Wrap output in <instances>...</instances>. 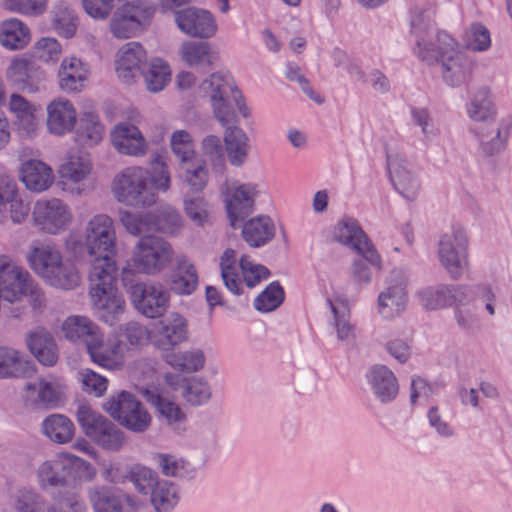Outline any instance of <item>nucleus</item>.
<instances>
[{
	"label": "nucleus",
	"mask_w": 512,
	"mask_h": 512,
	"mask_svg": "<svg viewBox=\"0 0 512 512\" xmlns=\"http://www.w3.org/2000/svg\"><path fill=\"white\" fill-rule=\"evenodd\" d=\"M3 274L0 279V295L4 302L14 304L29 296V302L34 309L46 305L43 290L34 282L31 274L10 255L1 254Z\"/></svg>",
	"instance_id": "1"
},
{
	"label": "nucleus",
	"mask_w": 512,
	"mask_h": 512,
	"mask_svg": "<svg viewBox=\"0 0 512 512\" xmlns=\"http://www.w3.org/2000/svg\"><path fill=\"white\" fill-rule=\"evenodd\" d=\"M95 476V469L90 463L71 453H58L55 457L39 464L36 479L43 490L64 487L70 478L90 481Z\"/></svg>",
	"instance_id": "2"
},
{
	"label": "nucleus",
	"mask_w": 512,
	"mask_h": 512,
	"mask_svg": "<svg viewBox=\"0 0 512 512\" xmlns=\"http://www.w3.org/2000/svg\"><path fill=\"white\" fill-rule=\"evenodd\" d=\"M116 200L130 207H145L156 202V194L149 183L145 168L131 166L121 170L112 181Z\"/></svg>",
	"instance_id": "3"
},
{
	"label": "nucleus",
	"mask_w": 512,
	"mask_h": 512,
	"mask_svg": "<svg viewBox=\"0 0 512 512\" xmlns=\"http://www.w3.org/2000/svg\"><path fill=\"white\" fill-rule=\"evenodd\" d=\"M173 256L174 251L168 241L148 235L135 243L129 263L137 273L155 276L171 264Z\"/></svg>",
	"instance_id": "4"
},
{
	"label": "nucleus",
	"mask_w": 512,
	"mask_h": 512,
	"mask_svg": "<svg viewBox=\"0 0 512 512\" xmlns=\"http://www.w3.org/2000/svg\"><path fill=\"white\" fill-rule=\"evenodd\" d=\"M220 193L229 223L235 228L253 212L260 188L254 182L225 179L220 186Z\"/></svg>",
	"instance_id": "5"
},
{
	"label": "nucleus",
	"mask_w": 512,
	"mask_h": 512,
	"mask_svg": "<svg viewBox=\"0 0 512 512\" xmlns=\"http://www.w3.org/2000/svg\"><path fill=\"white\" fill-rule=\"evenodd\" d=\"M31 221L40 233L55 236L70 227L73 213L69 205L59 198L39 199L33 205Z\"/></svg>",
	"instance_id": "6"
},
{
	"label": "nucleus",
	"mask_w": 512,
	"mask_h": 512,
	"mask_svg": "<svg viewBox=\"0 0 512 512\" xmlns=\"http://www.w3.org/2000/svg\"><path fill=\"white\" fill-rule=\"evenodd\" d=\"M104 410L126 429L142 433L151 424V416L143 405L129 392L122 391L111 396L104 404Z\"/></svg>",
	"instance_id": "7"
},
{
	"label": "nucleus",
	"mask_w": 512,
	"mask_h": 512,
	"mask_svg": "<svg viewBox=\"0 0 512 512\" xmlns=\"http://www.w3.org/2000/svg\"><path fill=\"white\" fill-rule=\"evenodd\" d=\"M83 243L89 256L116 255L117 234L113 219L106 214H96L85 224Z\"/></svg>",
	"instance_id": "8"
},
{
	"label": "nucleus",
	"mask_w": 512,
	"mask_h": 512,
	"mask_svg": "<svg viewBox=\"0 0 512 512\" xmlns=\"http://www.w3.org/2000/svg\"><path fill=\"white\" fill-rule=\"evenodd\" d=\"M468 238L464 229L453 227L445 232L438 243V258L453 279L462 276L468 257Z\"/></svg>",
	"instance_id": "9"
},
{
	"label": "nucleus",
	"mask_w": 512,
	"mask_h": 512,
	"mask_svg": "<svg viewBox=\"0 0 512 512\" xmlns=\"http://www.w3.org/2000/svg\"><path fill=\"white\" fill-rule=\"evenodd\" d=\"M188 338L187 319L177 312L169 313L155 322L149 330L151 345L164 354L172 352L177 346L186 342Z\"/></svg>",
	"instance_id": "10"
},
{
	"label": "nucleus",
	"mask_w": 512,
	"mask_h": 512,
	"mask_svg": "<svg viewBox=\"0 0 512 512\" xmlns=\"http://www.w3.org/2000/svg\"><path fill=\"white\" fill-rule=\"evenodd\" d=\"M141 122L138 111H131L126 121L113 126L110 140L113 148L120 154L131 157H142L148 151V142L137 127Z\"/></svg>",
	"instance_id": "11"
},
{
	"label": "nucleus",
	"mask_w": 512,
	"mask_h": 512,
	"mask_svg": "<svg viewBox=\"0 0 512 512\" xmlns=\"http://www.w3.org/2000/svg\"><path fill=\"white\" fill-rule=\"evenodd\" d=\"M129 293L135 308L146 317H159L168 308L170 294L161 283H136L130 287Z\"/></svg>",
	"instance_id": "12"
},
{
	"label": "nucleus",
	"mask_w": 512,
	"mask_h": 512,
	"mask_svg": "<svg viewBox=\"0 0 512 512\" xmlns=\"http://www.w3.org/2000/svg\"><path fill=\"white\" fill-rule=\"evenodd\" d=\"M439 41L443 78L450 86H458L469 77L470 62L449 34H441Z\"/></svg>",
	"instance_id": "13"
},
{
	"label": "nucleus",
	"mask_w": 512,
	"mask_h": 512,
	"mask_svg": "<svg viewBox=\"0 0 512 512\" xmlns=\"http://www.w3.org/2000/svg\"><path fill=\"white\" fill-rule=\"evenodd\" d=\"M66 385L62 378L42 377L24 386L25 403L34 408H55L65 398Z\"/></svg>",
	"instance_id": "14"
},
{
	"label": "nucleus",
	"mask_w": 512,
	"mask_h": 512,
	"mask_svg": "<svg viewBox=\"0 0 512 512\" xmlns=\"http://www.w3.org/2000/svg\"><path fill=\"white\" fill-rule=\"evenodd\" d=\"M134 483L140 493L151 494V503L158 512H166L178 502L173 484L168 481H158L150 469H140L135 474Z\"/></svg>",
	"instance_id": "15"
},
{
	"label": "nucleus",
	"mask_w": 512,
	"mask_h": 512,
	"mask_svg": "<svg viewBox=\"0 0 512 512\" xmlns=\"http://www.w3.org/2000/svg\"><path fill=\"white\" fill-rule=\"evenodd\" d=\"M175 23L184 34L198 39L212 38L218 29L216 19L210 11L195 7L176 11Z\"/></svg>",
	"instance_id": "16"
},
{
	"label": "nucleus",
	"mask_w": 512,
	"mask_h": 512,
	"mask_svg": "<svg viewBox=\"0 0 512 512\" xmlns=\"http://www.w3.org/2000/svg\"><path fill=\"white\" fill-rule=\"evenodd\" d=\"M335 241L361 254L372 266L379 267L381 259L368 237L354 220L339 222L333 230Z\"/></svg>",
	"instance_id": "17"
},
{
	"label": "nucleus",
	"mask_w": 512,
	"mask_h": 512,
	"mask_svg": "<svg viewBox=\"0 0 512 512\" xmlns=\"http://www.w3.org/2000/svg\"><path fill=\"white\" fill-rule=\"evenodd\" d=\"M378 312L384 319H393L400 315L407 304V281L401 272L394 271L387 285L379 293Z\"/></svg>",
	"instance_id": "18"
},
{
	"label": "nucleus",
	"mask_w": 512,
	"mask_h": 512,
	"mask_svg": "<svg viewBox=\"0 0 512 512\" xmlns=\"http://www.w3.org/2000/svg\"><path fill=\"white\" fill-rule=\"evenodd\" d=\"M89 298L99 319L106 324L114 325L125 313L126 303L117 285L89 292Z\"/></svg>",
	"instance_id": "19"
},
{
	"label": "nucleus",
	"mask_w": 512,
	"mask_h": 512,
	"mask_svg": "<svg viewBox=\"0 0 512 512\" xmlns=\"http://www.w3.org/2000/svg\"><path fill=\"white\" fill-rule=\"evenodd\" d=\"M6 78L23 92L36 93L44 88L43 72L34 68L25 57L12 58L6 70Z\"/></svg>",
	"instance_id": "20"
},
{
	"label": "nucleus",
	"mask_w": 512,
	"mask_h": 512,
	"mask_svg": "<svg viewBox=\"0 0 512 512\" xmlns=\"http://www.w3.org/2000/svg\"><path fill=\"white\" fill-rule=\"evenodd\" d=\"M390 179L395 189L406 199L413 200L420 190L419 177L409 168L407 159L400 153L387 157Z\"/></svg>",
	"instance_id": "21"
},
{
	"label": "nucleus",
	"mask_w": 512,
	"mask_h": 512,
	"mask_svg": "<svg viewBox=\"0 0 512 512\" xmlns=\"http://www.w3.org/2000/svg\"><path fill=\"white\" fill-rule=\"evenodd\" d=\"M90 360L109 371H118L124 367L125 344L119 339L105 341L102 333L87 351Z\"/></svg>",
	"instance_id": "22"
},
{
	"label": "nucleus",
	"mask_w": 512,
	"mask_h": 512,
	"mask_svg": "<svg viewBox=\"0 0 512 512\" xmlns=\"http://www.w3.org/2000/svg\"><path fill=\"white\" fill-rule=\"evenodd\" d=\"M46 127L49 133L62 136L70 133L77 122L74 105L66 98H56L46 106Z\"/></svg>",
	"instance_id": "23"
},
{
	"label": "nucleus",
	"mask_w": 512,
	"mask_h": 512,
	"mask_svg": "<svg viewBox=\"0 0 512 512\" xmlns=\"http://www.w3.org/2000/svg\"><path fill=\"white\" fill-rule=\"evenodd\" d=\"M146 62V51L138 42H128L117 51L115 70L118 78L126 84H131Z\"/></svg>",
	"instance_id": "24"
},
{
	"label": "nucleus",
	"mask_w": 512,
	"mask_h": 512,
	"mask_svg": "<svg viewBox=\"0 0 512 512\" xmlns=\"http://www.w3.org/2000/svg\"><path fill=\"white\" fill-rule=\"evenodd\" d=\"M64 338L75 344H83L86 351L102 334L100 327L90 318L82 315L67 317L61 324Z\"/></svg>",
	"instance_id": "25"
},
{
	"label": "nucleus",
	"mask_w": 512,
	"mask_h": 512,
	"mask_svg": "<svg viewBox=\"0 0 512 512\" xmlns=\"http://www.w3.org/2000/svg\"><path fill=\"white\" fill-rule=\"evenodd\" d=\"M88 499L94 512H136L128 495L109 487L91 488Z\"/></svg>",
	"instance_id": "26"
},
{
	"label": "nucleus",
	"mask_w": 512,
	"mask_h": 512,
	"mask_svg": "<svg viewBox=\"0 0 512 512\" xmlns=\"http://www.w3.org/2000/svg\"><path fill=\"white\" fill-rule=\"evenodd\" d=\"M114 256L109 254L93 256L88 273L89 292L117 285L118 268Z\"/></svg>",
	"instance_id": "27"
},
{
	"label": "nucleus",
	"mask_w": 512,
	"mask_h": 512,
	"mask_svg": "<svg viewBox=\"0 0 512 512\" xmlns=\"http://www.w3.org/2000/svg\"><path fill=\"white\" fill-rule=\"evenodd\" d=\"M60 88L68 93L81 91L89 78V67L76 57L64 58L59 72Z\"/></svg>",
	"instance_id": "28"
},
{
	"label": "nucleus",
	"mask_w": 512,
	"mask_h": 512,
	"mask_svg": "<svg viewBox=\"0 0 512 512\" xmlns=\"http://www.w3.org/2000/svg\"><path fill=\"white\" fill-rule=\"evenodd\" d=\"M7 503L15 512H46V499L34 488L15 485L8 488Z\"/></svg>",
	"instance_id": "29"
},
{
	"label": "nucleus",
	"mask_w": 512,
	"mask_h": 512,
	"mask_svg": "<svg viewBox=\"0 0 512 512\" xmlns=\"http://www.w3.org/2000/svg\"><path fill=\"white\" fill-rule=\"evenodd\" d=\"M20 180L32 192L46 191L54 182L52 168L39 160H28L20 169Z\"/></svg>",
	"instance_id": "30"
},
{
	"label": "nucleus",
	"mask_w": 512,
	"mask_h": 512,
	"mask_svg": "<svg viewBox=\"0 0 512 512\" xmlns=\"http://www.w3.org/2000/svg\"><path fill=\"white\" fill-rule=\"evenodd\" d=\"M8 110L14 115L16 125L22 135L30 137L39 129V120L35 107L26 98L12 93L8 100Z\"/></svg>",
	"instance_id": "31"
},
{
	"label": "nucleus",
	"mask_w": 512,
	"mask_h": 512,
	"mask_svg": "<svg viewBox=\"0 0 512 512\" xmlns=\"http://www.w3.org/2000/svg\"><path fill=\"white\" fill-rule=\"evenodd\" d=\"M26 343L30 352L44 366H54L58 361V348L52 335L43 328L27 334Z\"/></svg>",
	"instance_id": "32"
},
{
	"label": "nucleus",
	"mask_w": 512,
	"mask_h": 512,
	"mask_svg": "<svg viewBox=\"0 0 512 512\" xmlns=\"http://www.w3.org/2000/svg\"><path fill=\"white\" fill-rule=\"evenodd\" d=\"M91 172L92 163L89 156L79 150L68 152L58 168L60 178L73 184L82 183Z\"/></svg>",
	"instance_id": "33"
},
{
	"label": "nucleus",
	"mask_w": 512,
	"mask_h": 512,
	"mask_svg": "<svg viewBox=\"0 0 512 512\" xmlns=\"http://www.w3.org/2000/svg\"><path fill=\"white\" fill-rule=\"evenodd\" d=\"M31 42V30L22 20L11 17L0 22V45L9 51L25 49Z\"/></svg>",
	"instance_id": "34"
},
{
	"label": "nucleus",
	"mask_w": 512,
	"mask_h": 512,
	"mask_svg": "<svg viewBox=\"0 0 512 512\" xmlns=\"http://www.w3.org/2000/svg\"><path fill=\"white\" fill-rule=\"evenodd\" d=\"M223 142L229 164L233 167L244 165L251 149L246 132L238 126H229L224 131Z\"/></svg>",
	"instance_id": "35"
},
{
	"label": "nucleus",
	"mask_w": 512,
	"mask_h": 512,
	"mask_svg": "<svg viewBox=\"0 0 512 512\" xmlns=\"http://www.w3.org/2000/svg\"><path fill=\"white\" fill-rule=\"evenodd\" d=\"M168 283L175 294L190 295L198 285V274L193 263L185 256L178 257Z\"/></svg>",
	"instance_id": "36"
},
{
	"label": "nucleus",
	"mask_w": 512,
	"mask_h": 512,
	"mask_svg": "<svg viewBox=\"0 0 512 512\" xmlns=\"http://www.w3.org/2000/svg\"><path fill=\"white\" fill-rule=\"evenodd\" d=\"M43 280L51 287L71 290L80 285L81 275L76 264L62 255Z\"/></svg>",
	"instance_id": "37"
},
{
	"label": "nucleus",
	"mask_w": 512,
	"mask_h": 512,
	"mask_svg": "<svg viewBox=\"0 0 512 512\" xmlns=\"http://www.w3.org/2000/svg\"><path fill=\"white\" fill-rule=\"evenodd\" d=\"M209 104L215 119L221 126L225 127V129L238 121L237 111L244 118L249 116V109L245 105L241 93L222 98Z\"/></svg>",
	"instance_id": "38"
},
{
	"label": "nucleus",
	"mask_w": 512,
	"mask_h": 512,
	"mask_svg": "<svg viewBox=\"0 0 512 512\" xmlns=\"http://www.w3.org/2000/svg\"><path fill=\"white\" fill-rule=\"evenodd\" d=\"M181 60L191 68H210L217 59L211 45L204 41L186 40L179 47Z\"/></svg>",
	"instance_id": "39"
},
{
	"label": "nucleus",
	"mask_w": 512,
	"mask_h": 512,
	"mask_svg": "<svg viewBox=\"0 0 512 512\" xmlns=\"http://www.w3.org/2000/svg\"><path fill=\"white\" fill-rule=\"evenodd\" d=\"M333 314V327L338 341L346 346H352L356 340L354 325L349 321L350 311L348 302L342 299L327 300Z\"/></svg>",
	"instance_id": "40"
},
{
	"label": "nucleus",
	"mask_w": 512,
	"mask_h": 512,
	"mask_svg": "<svg viewBox=\"0 0 512 512\" xmlns=\"http://www.w3.org/2000/svg\"><path fill=\"white\" fill-rule=\"evenodd\" d=\"M411 25L414 33L417 35L416 43L418 47L419 57L423 61H426L427 63L440 62L442 60V56L440 55L439 38L441 34L447 33L444 31H440L434 35H429V22L417 24L416 20H413Z\"/></svg>",
	"instance_id": "41"
},
{
	"label": "nucleus",
	"mask_w": 512,
	"mask_h": 512,
	"mask_svg": "<svg viewBox=\"0 0 512 512\" xmlns=\"http://www.w3.org/2000/svg\"><path fill=\"white\" fill-rule=\"evenodd\" d=\"M275 230L268 216H256L244 223L242 237L250 247L257 248L270 242L275 236Z\"/></svg>",
	"instance_id": "42"
},
{
	"label": "nucleus",
	"mask_w": 512,
	"mask_h": 512,
	"mask_svg": "<svg viewBox=\"0 0 512 512\" xmlns=\"http://www.w3.org/2000/svg\"><path fill=\"white\" fill-rule=\"evenodd\" d=\"M62 256V252L58 247L52 244H41L32 246L26 254V261L32 271H34L42 279L48 274L58 259Z\"/></svg>",
	"instance_id": "43"
},
{
	"label": "nucleus",
	"mask_w": 512,
	"mask_h": 512,
	"mask_svg": "<svg viewBox=\"0 0 512 512\" xmlns=\"http://www.w3.org/2000/svg\"><path fill=\"white\" fill-rule=\"evenodd\" d=\"M368 378L374 394L381 401L391 400L397 395V379L394 373L386 366H373L369 372Z\"/></svg>",
	"instance_id": "44"
},
{
	"label": "nucleus",
	"mask_w": 512,
	"mask_h": 512,
	"mask_svg": "<svg viewBox=\"0 0 512 512\" xmlns=\"http://www.w3.org/2000/svg\"><path fill=\"white\" fill-rule=\"evenodd\" d=\"M165 381L174 390L182 388V396L191 405H201L210 398V390L207 384L196 379L186 383L181 376L168 373L165 375Z\"/></svg>",
	"instance_id": "45"
},
{
	"label": "nucleus",
	"mask_w": 512,
	"mask_h": 512,
	"mask_svg": "<svg viewBox=\"0 0 512 512\" xmlns=\"http://www.w3.org/2000/svg\"><path fill=\"white\" fill-rule=\"evenodd\" d=\"M200 90L209 103L241 93L231 78L221 73H213L204 79Z\"/></svg>",
	"instance_id": "46"
},
{
	"label": "nucleus",
	"mask_w": 512,
	"mask_h": 512,
	"mask_svg": "<svg viewBox=\"0 0 512 512\" xmlns=\"http://www.w3.org/2000/svg\"><path fill=\"white\" fill-rule=\"evenodd\" d=\"M179 178L193 192H201L208 182L206 161L201 157L179 165Z\"/></svg>",
	"instance_id": "47"
},
{
	"label": "nucleus",
	"mask_w": 512,
	"mask_h": 512,
	"mask_svg": "<svg viewBox=\"0 0 512 512\" xmlns=\"http://www.w3.org/2000/svg\"><path fill=\"white\" fill-rule=\"evenodd\" d=\"M30 368V362L18 350L0 347V378L24 377Z\"/></svg>",
	"instance_id": "48"
},
{
	"label": "nucleus",
	"mask_w": 512,
	"mask_h": 512,
	"mask_svg": "<svg viewBox=\"0 0 512 512\" xmlns=\"http://www.w3.org/2000/svg\"><path fill=\"white\" fill-rule=\"evenodd\" d=\"M42 431L52 442L63 444L72 440L74 425L66 416L52 414L43 421Z\"/></svg>",
	"instance_id": "49"
},
{
	"label": "nucleus",
	"mask_w": 512,
	"mask_h": 512,
	"mask_svg": "<svg viewBox=\"0 0 512 512\" xmlns=\"http://www.w3.org/2000/svg\"><path fill=\"white\" fill-rule=\"evenodd\" d=\"M467 114L476 122H487L494 117L495 108L489 88L481 87L473 94L467 107Z\"/></svg>",
	"instance_id": "50"
},
{
	"label": "nucleus",
	"mask_w": 512,
	"mask_h": 512,
	"mask_svg": "<svg viewBox=\"0 0 512 512\" xmlns=\"http://www.w3.org/2000/svg\"><path fill=\"white\" fill-rule=\"evenodd\" d=\"M145 86L149 92L162 91L171 80L169 65L160 58H153L143 72Z\"/></svg>",
	"instance_id": "51"
},
{
	"label": "nucleus",
	"mask_w": 512,
	"mask_h": 512,
	"mask_svg": "<svg viewBox=\"0 0 512 512\" xmlns=\"http://www.w3.org/2000/svg\"><path fill=\"white\" fill-rule=\"evenodd\" d=\"M164 360L172 368L184 372H196L203 368L205 357L202 351L197 349L181 352H168L164 354Z\"/></svg>",
	"instance_id": "52"
},
{
	"label": "nucleus",
	"mask_w": 512,
	"mask_h": 512,
	"mask_svg": "<svg viewBox=\"0 0 512 512\" xmlns=\"http://www.w3.org/2000/svg\"><path fill=\"white\" fill-rule=\"evenodd\" d=\"M416 295L422 306L429 310H436L450 303L452 288L449 285L440 284L423 288Z\"/></svg>",
	"instance_id": "53"
},
{
	"label": "nucleus",
	"mask_w": 512,
	"mask_h": 512,
	"mask_svg": "<svg viewBox=\"0 0 512 512\" xmlns=\"http://www.w3.org/2000/svg\"><path fill=\"white\" fill-rule=\"evenodd\" d=\"M220 271L225 287L233 294L241 292V280L236 265V252L231 248L223 251L220 257Z\"/></svg>",
	"instance_id": "54"
},
{
	"label": "nucleus",
	"mask_w": 512,
	"mask_h": 512,
	"mask_svg": "<svg viewBox=\"0 0 512 512\" xmlns=\"http://www.w3.org/2000/svg\"><path fill=\"white\" fill-rule=\"evenodd\" d=\"M140 30L147 27L155 14L152 3L146 0H134L122 4L119 7Z\"/></svg>",
	"instance_id": "55"
},
{
	"label": "nucleus",
	"mask_w": 512,
	"mask_h": 512,
	"mask_svg": "<svg viewBox=\"0 0 512 512\" xmlns=\"http://www.w3.org/2000/svg\"><path fill=\"white\" fill-rule=\"evenodd\" d=\"M170 146L179 165L199 157L195 152L193 138L187 130L174 131L170 137Z\"/></svg>",
	"instance_id": "56"
},
{
	"label": "nucleus",
	"mask_w": 512,
	"mask_h": 512,
	"mask_svg": "<svg viewBox=\"0 0 512 512\" xmlns=\"http://www.w3.org/2000/svg\"><path fill=\"white\" fill-rule=\"evenodd\" d=\"M200 149L213 169L219 172L225 170L224 149L218 136L212 134L205 136L201 141Z\"/></svg>",
	"instance_id": "57"
},
{
	"label": "nucleus",
	"mask_w": 512,
	"mask_h": 512,
	"mask_svg": "<svg viewBox=\"0 0 512 512\" xmlns=\"http://www.w3.org/2000/svg\"><path fill=\"white\" fill-rule=\"evenodd\" d=\"M144 395L147 401L156 407L160 415L166 419L169 425L176 424L184 419V414L174 402L164 398L155 391L146 390Z\"/></svg>",
	"instance_id": "58"
},
{
	"label": "nucleus",
	"mask_w": 512,
	"mask_h": 512,
	"mask_svg": "<svg viewBox=\"0 0 512 512\" xmlns=\"http://www.w3.org/2000/svg\"><path fill=\"white\" fill-rule=\"evenodd\" d=\"M76 416L84 434L91 439H93L98 431H100L109 421L88 405L79 406Z\"/></svg>",
	"instance_id": "59"
},
{
	"label": "nucleus",
	"mask_w": 512,
	"mask_h": 512,
	"mask_svg": "<svg viewBox=\"0 0 512 512\" xmlns=\"http://www.w3.org/2000/svg\"><path fill=\"white\" fill-rule=\"evenodd\" d=\"M183 209L186 216L197 226H203L208 222L210 204L201 195L184 198Z\"/></svg>",
	"instance_id": "60"
},
{
	"label": "nucleus",
	"mask_w": 512,
	"mask_h": 512,
	"mask_svg": "<svg viewBox=\"0 0 512 512\" xmlns=\"http://www.w3.org/2000/svg\"><path fill=\"white\" fill-rule=\"evenodd\" d=\"M92 440L108 451H118L126 441L124 433L111 421H108Z\"/></svg>",
	"instance_id": "61"
},
{
	"label": "nucleus",
	"mask_w": 512,
	"mask_h": 512,
	"mask_svg": "<svg viewBox=\"0 0 512 512\" xmlns=\"http://www.w3.org/2000/svg\"><path fill=\"white\" fill-rule=\"evenodd\" d=\"M119 221L125 230L134 236H138L152 230L150 214L133 213L128 210H121L119 212Z\"/></svg>",
	"instance_id": "62"
},
{
	"label": "nucleus",
	"mask_w": 512,
	"mask_h": 512,
	"mask_svg": "<svg viewBox=\"0 0 512 512\" xmlns=\"http://www.w3.org/2000/svg\"><path fill=\"white\" fill-rule=\"evenodd\" d=\"M182 227V218L179 212L172 207H165L160 210L155 221L152 222V230L166 234H175Z\"/></svg>",
	"instance_id": "63"
},
{
	"label": "nucleus",
	"mask_w": 512,
	"mask_h": 512,
	"mask_svg": "<svg viewBox=\"0 0 512 512\" xmlns=\"http://www.w3.org/2000/svg\"><path fill=\"white\" fill-rule=\"evenodd\" d=\"M33 56L44 63H55L62 54L60 43L52 37H43L34 43Z\"/></svg>",
	"instance_id": "64"
}]
</instances>
